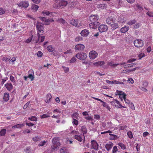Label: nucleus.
Segmentation results:
<instances>
[{"instance_id": "obj_29", "label": "nucleus", "mask_w": 153, "mask_h": 153, "mask_svg": "<svg viewBox=\"0 0 153 153\" xmlns=\"http://www.w3.org/2000/svg\"><path fill=\"white\" fill-rule=\"evenodd\" d=\"M126 95L124 93H122L121 95L119 96V97L121 101H123V100L126 97Z\"/></svg>"}, {"instance_id": "obj_48", "label": "nucleus", "mask_w": 153, "mask_h": 153, "mask_svg": "<svg viewBox=\"0 0 153 153\" xmlns=\"http://www.w3.org/2000/svg\"><path fill=\"white\" fill-rule=\"evenodd\" d=\"M46 143V142L45 141H42L39 143V146H43Z\"/></svg>"}, {"instance_id": "obj_32", "label": "nucleus", "mask_w": 153, "mask_h": 153, "mask_svg": "<svg viewBox=\"0 0 153 153\" xmlns=\"http://www.w3.org/2000/svg\"><path fill=\"white\" fill-rule=\"evenodd\" d=\"M136 21L135 19H133V20H130L129 21L128 23L127 24L129 25H131L135 23Z\"/></svg>"}, {"instance_id": "obj_38", "label": "nucleus", "mask_w": 153, "mask_h": 153, "mask_svg": "<svg viewBox=\"0 0 153 153\" xmlns=\"http://www.w3.org/2000/svg\"><path fill=\"white\" fill-rule=\"evenodd\" d=\"M72 122L73 124L76 126H77L78 124V121L74 118H73Z\"/></svg>"}, {"instance_id": "obj_61", "label": "nucleus", "mask_w": 153, "mask_h": 153, "mask_svg": "<svg viewBox=\"0 0 153 153\" xmlns=\"http://www.w3.org/2000/svg\"><path fill=\"white\" fill-rule=\"evenodd\" d=\"M127 127V126H120L119 127V130H123L124 129L126 128Z\"/></svg>"}, {"instance_id": "obj_22", "label": "nucleus", "mask_w": 153, "mask_h": 153, "mask_svg": "<svg viewBox=\"0 0 153 153\" xmlns=\"http://www.w3.org/2000/svg\"><path fill=\"white\" fill-rule=\"evenodd\" d=\"M128 30V27L127 26H124L123 27L121 28L120 31L122 33H124L127 31Z\"/></svg>"}, {"instance_id": "obj_58", "label": "nucleus", "mask_w": 153, "mask_h": 153, "mask_svg": "<svg viewBox=\"0 0 153 153\" xmlns=\"http://www.w3.org/2000/svg\"><path fill=\"white\" fill-rule=\"evenodd\" d=\"M127 81L128 82H131V84H133L134 82V81L132 78H130Z\"/></svg>"}, {"instance_id": "obj_64", "label": "nucleus", "mask_w": 153, "mask_h": 153, "mask_svg": "<svg viewBox=\"0 0 153 153\" xmlns=\"http://www.w3.org/2000/svg\"><path fill=\"white\" fill-rule=\"evenodd\" d=\"M149 134V133L148 132L145 131L143 133V137H146Z\"/></svg>"}, {"instance_id": "obj_5", "label": "nucleus", "mask_w": 153, "mask_h": 153, "mask_svg": "<svg viewBox=\"0 0 153 153\" xmlns=\"http://www.w3.org/2000/svg\"><path fill=\"white\" fill-rule=\"evenodd\" d=\"M134 44L136 47L140 48L143 46L144 44V42L141 39H137L134 41Z\"/></svg>"}, {"instance_id": "obj_10", "label": "nucleus", "mask_w": 153, "mask_h": 153, "mask_svg": "<svg viewBox=\"0 0 153 153\" xmlns=\"http://www.w3.org/2000/svg\"><path fill=\"white\" fill-rule=\"evenodd\" d=\"M89 56L90 59H94L97 57L98 53L95 51H92L89 52Z\"/></svg>"}, {"instance_id": "obj_42", "label": "nucleus", "mask_w": 153, "mask_h": 153, "mask_svg": "<svg viewBox=\"0 0 153 153\" xmlns=\"http://www.w3.org/2000/svg\"><path fill=\"white\" fill-rule=\"evenodd\" d=\"M76 58L75 57H72L71 59L69 61V62L70 63H72L76 62Z\"/></svg>"}, {"instance_id": "obj_23", "label": "nucleus", "mask_w": 153, "mask_h": 153, "mask_svg": "<svg viewBox=\"0 0 153 153\" xmlns=\"http://www.w3.org/2000/svg\"><path fill=\"white\" fill-rule=\"evenodd\" d=\"M81 130L83 134V136L84 137V134H86L87 131V130L86 126H82L81 127Z\"/></svg>"}, {"instance_id": "obj_17", "label": "nucleus", "mask_w": 153, "mask_h": 153, "mask_svg": "<svg viewBox=\"0 0 153 153\" xmlns=\"http://www.w3.org/2000/svg\"><path fill=\"white\" fill-rule=\"evenodd\" d=\"M89 33V32L88 30L85 29L81 31L80 34L83 36H86L88 35Z\"/></svg>"}, {"instance_id": "obj_39", "label": "nucleus", "mask_w": 153, "mask_h": 153, "mask_svg": "<svg viewBox=\"0 0 153 153\" xmlns=\"http://www.w3.org/2000/svg\"><path fill=\"white\" fill-rule=\"evenodd\" d=\"M57 21L63 24H64L65 22V20L63 19H58Z\"/></svg>"}, {"instance_id": "obj_36", "label": "nucleus", "mask_w": 153, "mask_h": 153, "mask_svg": "<svg viewBox=\"0 0 153 153\" xmlns=\"http://www.w3.org/2000/svg\"><path fill=\"white\" fill-rule=\"evenodd\" d=\"M39 8V7L38 5L36 4L33 5L32 7V9L33 10H35L36 11L38 10Z\"/></svg>"}, {"instance_id": "obj_12", "label": "nucleus", "mask_w": 153, "mask_h": 153, "mask_svg": "<svg viewBox=\"0 0 153 153\" xmlns=\"http://www.w3.org/2000/svg\"><path fill=\"white\" fill-rule=\"evenodd\" d=\"M29 4L28 1H22L20 2L18 4L19 7H22L24 8H26L29 6Z\"/></svg>"}, {"instance_id": "obj_15", "label": "nucleus", "mask_w": 153, "mask_h": 153, "mask_svg": "<svg viewBox=\"0 0 153 153\" xmlns=\"http://www.w3.org/2000/svg\"><path fill=\"white\" fill-rule=\"evenodd\" d=\"M106 22L108 25H111L112 23H114L112 17L111 16L108 17L106 19Z\"/></svg>"}, {"instance_id": "obj_44", "label": "nucleus", "mask_w": 153, "mask_h": 153, "mask_svg": "<svg viewBox=\"0 0 153 153\" xmlns=\"http://www.w3.org/2000/svg\"><path fill=\"white\" fill-rule=\"evenodd\" d=\"M146 14L150 17H153V12L148 11Z\"/></svg>"}, {"instance_id": "obj_56", "label": "nucleus", "mask_w": 153, "mask_h": 153, "mask_svg": "<svg viewBox=\"0 0 153 153\" xmlns=\"http://www.w3.org/2000/svg\"><path fill=\"white\" fill-rule=\"evenodd\" d=\"M10 81L12 82H15V79L14 77L10 75Z\"/></svg>"}, {"instance_id": "obj_14", "label": "nucleus", "mask_w": 153, "mask_h": 153, "mask_svg": "<svg viewBox=\"0 0 153 153\" xmlns=\"http://www.w3.org/2000/svg\"><path fill=\"white\" fill-rule=\"evenodd\" d=\"M40 37V36H38V35L37 36H34L32 35L31 36V38H32V41L34 43H38L39 42Z\"/></svg>"}, {"instance_id": "obj_24", "label": "nucleus", "mask_w": 153, "mask_h": 153, "mask_svg": "<svg viewBox=\"0 0 153 153\" xmlns=\"http://www.w3.org/2000/svg\"><path fill=\"white\" fill-rule=\"evenodd\" d=\"M9 94L8 93H6L4 94L3 99L5 101H7L9 100Z\"/></svg>"}, {"instance_id": "obj_37", "label": "nucleus", "mask_w": 153, "mask_h": 153, "mask_svg": "<svg viewBox=\"0 0 153 153\" xmlns=\"http://www.w3.org/2000/svg\"><path fill=\"white\" fill-rule=\"evenodd\" d=\"M82 39V38L81 36H78L75 39V41L76 42H79L81 41Z\"/></svg>"}, {"instance_id": "obj_4", "label": "nucleus", "mask_w": 153, "mask_h": 153, "mask_svg": "<svg viewBox=\"0 0 153 153\" xmlns=\"http://www.w3.org/2000/svg\"><path fill=\"white\" fill-rule=\"evenodd\" d=\"M36 27L37 31V35L38 36H40V35H42L44 32L43 25L38 23L36 25Z\"/></svg>"}, {"instance_id": "obj_60", "label": "nucleus", "mask_w": 153, "mask_h": 153, "mask_svg": "<svg viewBox=\"0 0 153 153\" xmlns=\"http://www.w3.org/2000/svg\"><path fill=\"white\" fill-rule=\"evenodd\" d=\"M106 82L108 84H113V81H110L108 80L107 79L105 80Z\"/></svg>"}, {"instance_id": "obj_6", "label": "nucleus", "mask_w": 153, "mask_h": 153, "mask_svg": "<svg viewBox=\"0 0 153 153\" xmlns=\"http://www.w3.org/2000/svg\"><path fill=\"white\" fill-rule=\"evenodd\" d=\"M75 56L78 59L83 60L86 58L87 55L85 53L82 52L76 54Z\"/></svg>"}, {"instance_id": "obj_50", "label": "nucleus", "mask_w": 153, "mask_h": 153, "mask_svg": "<svg viewBox=\"0 0 153 153\" xmlns=\"http://www.w3.org/2000/svg\"><path fill=\"white\" fill-rule=\"evenodd\" d=\"M133 64H130L128 65H125L124 66V68H130L133 67Z\"/></svg>"}, {"instance_id": "obj_35", "label": "nucleus", "mask_w": 153, "mask_h": 153, "mask_svg": "<svg viewBox=\"0 0 153 153\" xmlns=\"http://www.w3.org/2000/svg\"><path fill=\"white\" fill-rule=\"evenodd\" d=\"M60 152L61 153H68L67 150L65 148H62L60 149Z\"/></svg>"}, {"instance_id": "obj_21", "label": "nucleus", "mask_w": 153, "mask_h": 153, "mask_svg": "<svg viewBox=\"0 0 153 153\" xmlns=\"http://www.w3.org/2000/svg\"><path fill=\"white\" fill-rule=\"evenodd\" d=\"M111 29L112 30H114L119 27V26L117 23H112L111 25Z\"/></svg>"}, {"instance_id": "obj_7", "label": "nucleus", "mask_w": 153, "mask_h": 153, "mask_svg": "<svg viewBox=\"0 0 153 153\" xmlns=\"http://www.w3.org/2000/svg\"><path fill=\"white\" fill-rule=\"evenodd\" d=\"M70 23L73 25L77 27L81 26V22L77 19H73L70 21Z\"/></svg>"}, {"instance_id": "obj_40", "label": "nucleus", "mask_w": 153, "mask_h": 153, "mask_svg": "<svg viewBox=\"0 0 153 153\" xmlns=\"http://www.w3.org/2000/svg\"><path fill=\"white\" fill-rule=\"evenodd\" d=\"M102 105L105 108H106L109 111H110V110L111 109V108L109 106L108 104L106 103L105 102H103V103L102 104Z\"/></svg>"}, {"instance_id": "obj_33", "label": "nucleus", "mask_w": 153, "mask_h": 153, "mask_svg": "<svg viewBox=\"0 0 153 153\" xmlns=\"http://www.w3.org/2000/svg\"><path fill=\"white\" fill-rule=\"evenodd\" d=\"M28 119L33 121H36L37 120V118L35 116L31 117L28 118Z\"/></svg>"}, {"instance_id": "obj_26", "label": "nucleus", "mask_w": 153, "mask_h": 153, "mask_svg": "<svg viewBox=\"0 0 153 153\" xmlns=\"http://www.w3.org/2000/svg\"><path fill=\"white\" fill-rule=\"evenodd\" d=\"M41 140V137L40 136H35L32 138V140L34 142L39 141Z\"/></svg>"}, {"instance_id": "obj_52", "label": "nucleus", "mask_w": 153, "mask_h": 153, "mask_svg": "<svg viewBox=\"0 0 153 153\" xmlns=\"http://www.w3.org/2000/svg\"><path fill=\"white\" fill-rule=\"evenodd\" d=\"M5 12V10L2 8L0 7V15L4 14Z\"/></svg>"}, {"instance_id": "obj_11", "label": "nucleus", "mask_w": 153, "mask_h": 153, "mask_svg": "<svg viewBox=\"0 0 153 153\" xmlns=\"http://www.w3.org/2000/svg\"><path fill=\"white\" fill-rule=\"evenodd\" d=\"M108 29V26L105 25H101L99 26L98 28L100 32H105Z\"/></svg>"}, {"instance_id": "obj_18", "label": "nucleus", "mask_w": 153, "mask_h": 153, "mask_svg": "<svg viewBox=\"0 0 153 153\" xmlns=\"http://www.w3.org/2000/svg\"><path fill=\"white\" fill-rule=\"evenodd\" d=\"M105 64V62L104 61H98L96 62L93 63V65L96 66H101L104 65Z\"/></svg>"}, {"instance_id": "obj_19", "label": "nucleus", "mask_w": 153, "mask_h": 153, "mask_svg": "<svg viewBox=\"0 0 153 153\" xmlns=\"http://www.w3.org/2000/svg\"><path fill=\"white\" fill-rule=\"evenodd\" d=\"M118 21L119 22L123 23L125 22L126 20L123 16H120L118 18Z\"/></svg>"}, {"instance_id": "obj_51", "label": "nucleus", "mask_w": 153, "mask_h": 153, "mask_svg": "<svg viewBox=\"0 0 153 153\" xmlns=\"http://www.w3.org/2000/svg\"><path fill=\"white\" fill-rule=\"evenodd\" d=\"M136 59H134V58H133V59H129L127 61V63H130L132 62H133L135 61L136 60Z\"/></svg>"}, {"instance_id": "obj_25", "label": "nucleus", "mask_w": 153, "mask_h": 153, "mask_svg": "<svg viewBox=\"0 0 153 153\" xmlns=\"http://www.w3.org/2000/svg\"><path fill=\"white\" fill-rule=\"evenodd\" d=\"M113 143H111L110 144H107L105 146V147L107 151H109L112 147Z\"/></svg>"}, {"instance_id": "obj_27", "label": "nucleus", "mask_w": 153, "mask_h": 153, "mask_svg": "<svg viewBox=\"0 0 153 153\" xmlns=\"http://www.w3.org/2000/svg\"><path fill=\"white\" fill-rule=\"evenodd\" d=\"M74 138L79 141L81 142L82 140V138L80 135H75L74 136Z\"/></svg>"}, {"instance_id": "obj_41", "label": "nucleus", "mask_w": 153, "mask_h": 153, "mask_svg": "<svg viewBox=\"0 0 153 153\" xmlns=\"http://www.w3.org/2000/svg\"><path fill=\"white\" fill-rule=\"evenodd\" d=\"M50 117L49 115L47 114H44L42 115L41 117L40 118L41 119L45 118L47 117Z\"/></svg>"}, {"instance_id": "obj_16", "label": "nucleus", "mask_w": 153, "mask_h": 153, "mask_svg": "<svg viewBox=\"0 0 153 153\" xmlns=\"http://www.w3.org/2000/svg\"><path fill=\"white\" fill-rule=\"evenodd\" d=\"M5 87L9 91L12 90L13 88V86L12 84L10 83H7L4 85Z\"/></svg>"}, {"instance_id": "obj_43", "label": "nucleus", "mask_w": 153, "mask_h": 153, "mask_svg": "<svg viewBox=\"0 0 153 153\" xmlns=\"http://www.w3.org/2000/svg\"><path fill=\"white\" fill-rule=\"evenodd\" d=\"M127 135L128 137L131 139L133 137V135L131 131H129L127 132Z\"/></svg>"}, {"instance_id": "obj_28", "label": "nucleus", "mask_w": 153, "mask_h": 153, "mask_svg": "<svg viewBox=\"0 0 153 153\" xmlns=\"http://www.w3.org/2000/svg\"><path fill=\"white\" fill-rule=\"evenodd\" d=\"M24 124H17L12 127V128H19L24 126Z\"/></svg>"}, {"instance_id": "obj_3", "label": "nucleus", "mask_w": 153, "mask_h": 153, "mask_svg": "<svg viewBox=\"0 0 153 153\" xmlns=\"http://www.w3.org/2000/svg\"><path fill=\"white\" fill-rule=\"evenodd\" d=\"M52 145L51 146V148L54 150H57L60 146V143L58 138L54 137L52 140Z\"/></svg>"}, {"instance_id": "obj_8", "label": "nucleus", "mask_w": 153, "mask_h": 153, "mask_svg": "<svg viewBox=\"0 0 153 153\" xmlns=\"http://www.w3.org/2000/svg\"><path fill=\"white\" fill-rule=\"evenodd\" d=\"M85 48L84 45L81 44H78L76 45L74 48V49L76 51H82Z\"/></svg>"}, {"instance_id": "obj_47", "label": "nucleus", "mask_w": 153, "mask_h": 153, "mask_svg": "<svg viewBox=\"0 0 153 153\" xmlns=\"http://www.w3.org/2000/svg\"><path fill=\"white\" fill-rule=\"evenodd\" d=\"M132 109H134L135 108L133 104L131 102L128 105Z\"/></svg>"}, {"instance_id": "obj_45", "label": "nucleus", "mask_w": 153, "mask_h": 153, "mask_svg": "<svg viewBox=\"0 0 153 153\" xmlns=\"http://www.w3.org/2000/svg\"><path fill=\"white\" fill-rule=\"evenodd\" d=\"M62 68L63 69H64V70L65 73H67L69 71V69L68 67H65L64 66H62Z\"/></svg>"}, {"instance_id": "obj_2", "label": "nucleus", "mask_w": 153, "mask_h": 153, "mask_svg": "<svg viewBox=\"0 0 153 153\" xmlns=\"http://www.w3.org/2000/svg\"><path fill=\"white\" fill-rule=\"evenodd\" d=\"M67 1L65 0H62L57 3H54L53 7L54 8L57 9H62L65 7L68 4Z\"/></svg>"}, {"instance_id": "obj_1", "label": "nucleus", "mask_w": 153, "mask_h": 153, "mask_svg": "<svg viewBox=\"0 0 153 153\" xmlns=\"http://www.w3.org/2000/svg\"><path fill=\"white\" fill-rule=\"evenodd\" d=\"M99 18L97 15H91L89 18V20L91 22L89 24L90 28L95 29L97 26L99 25L100 23L98 22Z\"/></svg>"}, {"instance_id": "obj_13", "label": "nucleus", "mask_w": 153, "mask_h": 153, "mask_svg": "<svg viewBox=\"0 0 153 153\" xmlns=\"http://www.w3.org/2000/svg\"><path fill=\"white\" fill-rule=\"evenodd\" d=\"M34 73L32 70H30L28 71V75L27 76L28 78L30 79L31 81H32L34 79Z\"/></svg>"}, {"instance_id": "obj_57", "label": "nucleus", "mask_w": 153, "mask_h": 153, "mask_svg": "<svg viewBox=\"0 0 153 153\" xmlns=\"http://www.w3.org/2000/svg\"><path fill=\"white\" fill-rule=\"evenodd\" d=\"M30 103V102H27L24 106L23 107V109H26L29 105V104Z\"/></svg>"}, {"instance_id": "obj_54", "label": "nucleus", "mask_w": 153, "mask_h": 153, "mask_svg": "<svg viewBox=\"0 0 153 153\" xmlns=\"http://www.w3.org/2000/svg\"><path fill=\"white\" fill-rule=\"evenodd\" d=\"M43 55V53L41 51H39L37 52V55L39 57H41Z\"/></svg>"}, {"instance_id": "obj_20", "label": "nucleus", "mask_w": 153, "mask_h": 153, "mask_svg": "<svg viewBox=\"0 0 153 153\" xmlns=\"http://www.w3.org/2000/svg\"><path fill=\"white\" fill-rule=\"evenodd\" d=\"M107 65L111 66V68H114L118 65H119V64H114L113 62H108Z\"/></svg>"}, {"instance_id": "obj_59", "label": "nucleus", "mask_w": 153, "mask_h": 153, "mask_svg": "<svg viewBox=\"0 0 153 153\" xmlns=\"http://www.w3.org/2000/svg\"><path fill=\"white\" fill-rule=\"evenodd\" d=\"M10 59L7 58L6 57H4L2 58V60L3 61H5L6 62H7L9 61L10 60Z\"/></svg>"}, {"instance_id": "obj_9", "label": "nucleus", "mask_w": 153, "mask_h": 153, "mask_svg": "<svg viewBox=\"0 0 153 153\" xmlns=\"http://www.w3.org/2000/svg\"><path fill=\"white\" fill-rule=\"evenodd\" d=\"M91 149H94L96 150H98L99 146L97 142L94 140H92L91 141Z\"/></svg>"}, {"instance_id": "obj_34", "label": "nucleus", "mask_w": 153, "mask_h": 153, "mask_svg": "<svg viewBox=\"0 0 153 153\" xmlns=\"http://www.w3.org/2000/svg\"><path fill=\"white\" fill-rule=\"evenodd\" d=\"M6 133V130L5 129H1L0 131V135L1 136L5 135Z\"/></svg>"}, {"instance_id": "obj_63", "label": "nucleus", "mask_w": 153, "mask_h": 153, "mask_svg": "<svg viewBox=\"0 0 153 153\" xmlns=\"http://www.w3.org/2000/svg\"><path fill=\"white\" fill-rule=\"evenodd\" d=\"M45 25H47L50 24V22L49 19H46L45 21Z\"/></svg>"}, {"instance_id": "obj_49", "label": "nucleus", "mask_w": 153, "mask_h": 153, "mask_svg": "<svg viewBox=\"0 0 153 153\" xmlns=\"http://www.w3.org/2000/svg\"><path fill=\"white\" fill-rule=\"evenodd\" d=\"M117 151L118 149L117 147L116 146H114L112 150V153H115Z\"/></svg>"}, {"instance_id": "obj_53", "label": "nucleus", "mask_w": 153, "mask_h": 153, "mask_svg": "<svg viewBox=\"0 0 153 153\" xmlns=\"http://www.w3.org/2000/svg\"><path fill=\"white\" fill-rule=\"evenodd\" d=\"M99 7L103 9L106 7V5L105 4H100L99 5Z\"/></svg>"}, {"instance_id": "obj_30", "label": "nucleus", "mask_w": 153, "mask_h": 153, "mask_svg": "<svg viewBox=\"0 0 153 153\" xmlns=\"http://www.w3.org/2000/svg\"><path fill=\"white\" fill-rule=\"evenodd\" d=\"M117 145L119 146L122 149H126L125 146L122 143H117Z\"/></svg>"}, {"instance_id": "obj_46", "label": "nucleus", "mask_w": 153, "mask_h": 153, "mask_svg": "<svg viewBox=\"0 0 153 153\" xmlns=\"http://www.w3.org/2000/svg\"><path fill=\"white\" fill-rule=\"evenodd\" d=\"M45 37L44 36H41L40 37V39H39V42L38 44H39L40 43L42 42L44 40Z\"/></svg>"}, {"instance_id": "obj_31", "label": "nucleus", "mask_w": 153, "mask_h": 153, "mask_svg": "<svg viewBox=\"0 0 153 153\" xmlns=\"http://www.w3.org/2000/svg\"><path fill=\"white\" fill-rule=\"evenodd\" d=\"M47 49L49 52H52L55 51V49L53 48L51 46H48L47 48Z\"/></svg>"}, {"instance_id": "obj_62", "label": "nucleus", "mask_w": 153, "mask_h": 153, "mask_svg": "<svg viewBox=\"0 0 153 153\" xmlns=\"http://www.w3.org/2000/svg\"><path fill=\"white\" fill-rule=\"evenodd\" d=\"M78 113L76 112V113H74L73 114L72 116L73 117L75 118L76 119H77V116H78Z\"/></svg>"}, {"instance_id": "obj_55", "label": "nucleus", "mask_w": 153, "mask_h": 153, "mask_svg": "<svg viewBox=\"0 0 153 153\" xmlns=\"http://www.w3.org/2000/svg\"><path fill=\"white\" fill-rule=\"evenodd\" d=\"M42 13L43 15L48 16L50 14V13L49 11H44L42 12Z\"/></svg>"}]
</instances>
